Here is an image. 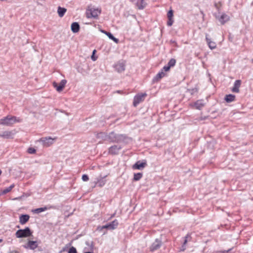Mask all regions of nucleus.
Segmentation results:
<instances>
[{"label":"nucleus","instance_id":"nucleus-1","mask_svg":"<svg viewBox=\"0 0 253 253\" xmlns=\"http://www.w3.org/2000/svg\"><path fill=\"white\" fill-rule=\"evenodd\" d=\"M100 13V8L89 6L86 11V15L87 18H96Z\"/></svg>","mask_w":253,"mask_h":253},{"label":"nucleus","instance_id":"nucleus-2","mask_svg":"<svg viewBox=\"0 0 253 253\" xmlns=\"http://www.w3.org/2000/svg\"><path fill=\"white\" fill-rule=\"evenodd\" d=\"M17 122H18V121L15 117L7 116L6 117L0 119V125L10 126Z\"/></svg>","mask_w":253,"mask_h":253},{"label":"nucleus","instance_id":"nucleus-3","mask_svg":"<svg viewBox=\"0 0 253 253\" xmlns=\"http://www.w3.org/2000/svg\"><path fill=\"white\" fill-rule=\"evenodd\" d=\"M32 232L29 227L24 229H19L15 233V236L17 238H26L32 235Z\"/></svg>","mask_w":253,"mask_h":253},{"label":"nucleus","instance_id":"nucleus-4","mask_svg":"<svg viewBox=\"0 0 253 253\" xmlns=\"http://www.w3.org/2000/svg\"><path fill=\"white\" fill-rule=\"evenodd\" d=\"M56 139V137H45L40 138L38 141L41 142L44 147H48L53 144Z\"/></svg>","mask_w":253,"mask_h":253},{"label":"nucleus","instance_id":"nucleus-5","mask_svg":"<svg viewBox=\"0 0 253 253\" xmlns=\"http://www.w3.org/2000/svg\"><path fill=\"white\" fill-rule=\"evenodd\" d=\"M118 225V222L117 220H114L111 223L106 224L105 225L102 226H98L97 230L99 231H102L103 229H107L109 230H113L117 228Z\"/></svg>","mask_w":253,"mask_h":253},{"label":"nucleus","instance_id":"nucleus-6","mask_svg":"<svg viewBox=\"0 0 253 253\" xmlns=\"http://www.w3.org/2000/svg\"><path fill=\"white\" fill-rule=\"evenodd\" d=\"M16 133L15 130L3 131L0 133V137L4 139H12Z\"/></svg>","mask_w":253,"mask_h":253},{"label":"nucleus","instance_id":"nucleus-7","mask_svg":"<svg viewBox=\"0 0 253 253\" xmlns=\"http://www.w3.org/2000/svg\"><path fill=\"white\" fill-rule=\"evenodd\" d=\"M108 141L111 142H119L124 138L123 135L117 134L115 133L114 132H112L108 135Z\"/></svg>","mask_w":253,"mask_h":253},{"label":"nucleus","instance_id":"nucleus-8","mask_svg":"<svg viewBox=\"0 0 253 253\" xmlns=\"http://www.w3.org/2000/svg\"><path fill=\"white\" fill-rule=\"evenodd\" d=\"M38 246L37 241L28 240V242L22 246L26 249L34 250L36 249Z\"/></svg>","mask_w":253,"mask_h":253},{"label":"nucleus","instance_id":"nucleus-9","mask_svg":"<svg viewBox=\"0 0 253 253\" xmlns=\"http://www.w3.org/2000/svg\"><path fill=\"white\" fill-rule=\"evenodd\" d=\"M215 17L221 24H224L225 22L229 20V16L223 13H219L218 15H215Z\"/></svg>","mask_w":253,"mask_h":253},{"label":"nucleus","instance_id":"nucleus-10","mask_svg":"<svg viewBox=\"0 0 253 253\" xmlns=\"http://www.w3.org/2000/svg\"><path fill=\"white\" fill-rule=\"evenodd\" d=\"M147 95L146 93L138 94L135 96L133 99V105L136 106L139 103L143 101Z\"/></svg>","mask_w":253,"mask_h":253},{"label":"nucleus","instance_id":"nucleus-11","mask_svg":"<svg viewBox=\"0 0 253 253\" xmlns=\"http://www.w3.org/2000/svg\"><path fill=\"white\" fill-rule=\"evenodd\" d=\"M66 83L67 81L66 80H62L59 84L56 82H53V85L58 92H61L63 90Z\"/></svg>","mask_w":253,"mask_h":253},{"label":"nucleus","instance_id":"nucleus-12","mask_svg":"<svg viewBox=\"0 0 253 253\" xmlns=\"http://www.w3.org/2000/svg\"><path fill=\"white\" fill-rule=\"evenodd\" d=\"M114 67L119 73L124 72L125 70V62L124 61H120L115 65Z\"/></svg>","mask_w":253,"mask_h":253},{"label":"nucleus","instance_id":"nucleus-13","mask_svg":"<svg viewBox=\"0 0 253 253\" xmlns=\"http://www.w3.org/2000/svg\"><path fill=\"white\" fill-rule=\"evenodd\" d=\"M162 245V242L158 239H156L155 242L152 244L150 247V250L151 251H154L160 248Z\"/></svg>","mask_w":253,"mask_h":253},{"label":"nucleus","instance_id":"nucleus-14","mask_svg":"<svg viewBox=\"0 0 253 253\" xmlns=\"http://www.w3.org/2000/svg\"><path fill=\"white\" fill-rule=\"evenodd\" d=\"M146 166V162H137L133 166V168L137 169H142Z\"/></svg>","mask_w":253,"mask_h":253},{"label":"nucleus","instance_id":"nucleus-15","mask_svg":"<svg viewBox=\"0 0 253 253\" xmlns=\"http://www.w3.org/2000/svg\"><path fill=\"white\" fill-rule=\"evenodd\" d=\"M241 84V81L240 80H236L234 84V86L232 89V91L233 92L238 93L239 92V88Z\"/></svg>","mask_w":253,"mask_h":253},{"label":"nucleus","instance_id":"nucleus-16","mask_svg":"<svg viewBox=\"0 0 253 253\" xmlns=\"http://www.w3.org/2000/svg\"><path fill=\"white\" fill-rule=\"evenodd\" d=\"M106 177L104 176V177L99 176L97 178V181L96 182V184H98V186L101 187H103L106 183V180L105 178Z\"/></svg>","mask_w":253,"mask_h":253},{"label":"nucleus","instance_id":"nucleus-17","mask_svg":"<svg viewBox=\"0 0 253 253\" xmlns=\"http://www.w3.org/2000/svg\"><path fill=\"white\" fill-rule=\"evenodd\" d=\"M121 149V147L118 145H114L109 148V152L112 154H116Z\"/></svg>","mask_w":253,"mask_h":253},{"label":"nucleus","instance_id":"nucleus-18","mask_svg":"<svg viewBox=\"0 0 253 253\" xmlns=\"http://www.w3.org/2000/svg\"><path fill=\"white\" fill-rule=\"evenodd\" d=\"M29 218L30 216L28 214H22L19 217V222L22 225L25 224Z\"/></svg>","mask_w":253,"mask_h":253},{"label":"nucleus","instance_id":"nucleus-19","mask_svg":"<svg viewBox=\"0 0 253 253\" xmlns=\"http://www.w3.org/2000/svg\"><path fill=\"white\" fill-rule=\"evenodd\" d=\"M80 29V25L77 22H74L71 25V30L74 33H77L79 32Z\"/></svg>","mask_w":253,"mask_h":253},{"label":"nucleus","instance_id":"nucleus-20","mask_svg":"<svg viewBox=\"0 0 253 253\" xmlns=\"http://www.w3.org/2000/svg\"><path fill=\"white\" fill-rule=\"evenodd\" d=\"M206 41H207V42L208 44V45L209 46V47L211 49H214L215 47H216V43L215 42H212L211 40V39H210L208 36H206Z\"/></svg>","mask_w":253,"mask_h":253},{"label":"nucleus","instance_id":"nucleus-21","mask_svg":"<svg viewBox=\"0 0 253 253\" xmlns=\"http://www.w3.org/2000/svg\"><path fill=\"white\" fill-rule=\"evenodd\" d=\"M67 9L65 8L58 6L57 9V13L60 17H62L66 12Z\"/></svg>","mask_w":253,"mask_h":253},{"label":"nucleus","instance_id":"nucleus-22","mask_svg":"<svg viewBox=\"0 0 253 253\" xmlns=\"http://www.w3.org/2000/svg\"><path fill=\"white\" fill-rule=\"evenodd\" d=\"M136 5L138 9H143L146 5V3L144 0H140L137 1Z\"/></svg>","mask_w":253,"mask_h":253},{"label":"nucleus","instance_id":"nucleus-23","mask_svg":"<svg viewBox=\"0 0 253 253\" xmlns=\"http://www.w3.org/2000/svg\"><path fill=\"white\" fill-rule=\"evenodd\" d=\"M235 96L233 94H228L225 97V100L227 102H231L235 100Z\"/></svg>","mask_w":253,"mask_h":253},{"label":"nucleus","instance_id":"nucleus-24","mask_svg":"<svg viewBox=\"0 0 253 253\" xmlns=\"http://www.w3.org/2000/svg\"><path fill=\"white\" fill-rule=\"evenodd\" d=\"M108 135H107L106 133L104 132H100L97 134V137L99 138H101L104 140H107L108 141Z\"/></svg>","mask_w":253,"mask_h":253},{"label":"nucleus","instance_id":"nucleus-25","mask_svg":"<svg viewBox=\"0 0 253 253\" xmlns=\"http://www.w3.org/2000/svg\"><path fill=\"white\" fill-rule=\"evenodd\" d=\"M194 105L196 109H201L204 106V103L202 100H198L195 103Z\"/></svg>","mask_w":253,"mask_h":253},{"label":"nucleus","instance_id":"nucleus-26","mask_svg":"<svg viewBox=\"0 0 253 253\" xmlns=\"http://www.w3.org/2000/svg\"><path fill=\"white\" fill-rule=\"evenodd\" d=\"M14 185L13 184L10 185L9 187L5 188V189L1 190L0 191V196L2 194H5L9 192H10L11 189L14 187Z\"/></svg>","mask_w":253,"mask_h":253},{"label":"nucleus","instance_id":"nucleus-27","mask_svg":"<svg viewBox=\"0 0 253 253\" xmlns=\"http://www.w3.org/2000/svg\"><path fill=\"white\" fill-rule=\"evenodd\" d=\"M47 209L48 208L46 207H43V208H38V209H36L33 210V212L34 213H41L42 211H44L47 210Z\"/></svg>","mask_w":253,"mask_h":253},{"label":"nucleus","instance_id":"nucleus-28","mask_svg":"<svg viewBox=\"0 0 253 253\" xmlns=\"http://www.w3.org/2000/svg\"><path fill=\"white\" fill-rule=\"evenodd\" d=\"M105 35H107L110 39L112 40L116 43H118L119 40L115 38L111 33L108 32V33H105Z\"/></svg>","mask_w":253,"mask_h":253},{"label":"nucleus","instance_id":"nucleus-29","mask_svg":"<svg viewBox=\"0 0 253 253\" xmlns=\"http://www.w3.org/2000/svg\"><path fill=\"white\" fill-rule=\"evenodd\" d=\"M166 75L165 73L162 70L161 72H160L159 73H158L156 76V80H160L163 77H165Z\"/></svg>","mask_w":253,"mask_h":253},{"label":"nucleus","instance_id":"nucleus-30","mask_svg":"<svg viewBox=\"0 0 253 253\" xmlns=\"http://www.w3.org/2000/svg\"><path fill=\"white\" fill-rule=\"evenodd\" d=\"M142 176L141 173H137L134 174L133 180L135 181L139 180Z\"/></svg>","mask_w":253,"mask_h":253},{"label":"nucleus","instance_id":"nucleus-31","mask_svg":"<svg viewBox=\"0 0 253 253\" xmlns=\"http://www.w3.org/2000/svg\"><path fill=\"white\" fill-rule=\"evenodd\" d=\"M175 60L174 59L172 58L169 61L168 65H169L170 67H171L175 65Z\"/></svg>","mask_w":253,"mask_h":253},{"label":"nucleus","instance_id":"nucleus-32","mask_svg":"<svg viewBox=\"0 0 253 253\" xmlns=\"http://www.w3.org/2000/svg\"><path fill=\"white\" fill-rule=\"evenodd\" d=\"M189 236H188V235H187L185 237V240H184V242L183 243V246L182 247V249H181L182 251H184L185 249V245L186 244L187 241H188V238Z\"/></svg>","mask_w":253,"mask_h":253},{"label":"nucleus","instance_id":"nucleus-33","mask_svg":"<svg viewBox=\"0 0 253 253\" xmlns=\"http://www.w3.org/2000/svg\"><path fill=\"white\" fill-rule=\"evenodd\" d=\"M27 152L29 154H35L36 152V150L35 148L33 147H30L28 149Z\"/></svg>","mask_w":253,"mask_h":253},{"label":"nucleus","instance_id":"nucleus-34","mask_svg":"<svg viewBox=\"0 0 253 253\" xmlns=\"http://www.w3.org/2000/svg\"><path fill=\"white\" fill-rule=\"evenodd\" d=\"M68 253H77V251L75 248L72 247L69 249Z\"/></svg>","mask_w":253,"mask_h":253},{"label":"nucleus","instance_id":"nucleus-35","mask_svg":"<svg viewBox=\"0 0 253 253\" xmlns=\"http://www.w3.org/2000/svg\"><path fill=\"white\" fill-rule=\"evenodd\" d=\"M168 18H172L173 17V11L172 10H170L168 12Z\"/></svg>","mask_w":253,"mask_h":253},{"label":"nucleus","instance_id":"nucleus-36","mask_svg":"<svg viewBox=\"0 0 253 253\" xmlns=\"http://www.w3.org/2000/svg\"><path fill=\"white\" fill-rule=\"evenodd\" d=\"M173 23V20L172 18H168V21L167 22V25L169 26H171Z\"/></svg>","mask_w":253,"mask_h":253},{"label":"nucleus","instance_id":"nucleus-37","mask_svg":"<svg viewBox=\"0 0 253 253\" xmlns=\"http://www.w3.org/2000/svg\"><path fill=\"white\" fill-rule=\"evenodd\" d=\"M82 179L84 181H87L89 179L88 176L86 174L83 175Z\"/></svg>","mask_w":253,"mask_h":253},{"label":"nucleus","instance_id":"nucleus-38","mask_svg":"<svg viewBox=\"0 0 253 253\" xmlns=\"http://www.w3.org/2000/svg\"><path fill=\"white\" fill-rule=\"evenodd\" d=\"M170 68V67L169 65H167L165 66L162 70H163L164 72V71L167 72V71H169Z\"/></svg>","mask_w":253,"mask_h":253},{"label":"nucleus","instance_id":"nucleus-39","mask_svg":"<svg viewBox=\"0 0 253 253\" xmlns=\"http://www.w3.org/2000/svg\"><path fill=\"white\" fill-rule=\"evenodd\" d=\"M95 52H96V50H94L93 51L92 55V56H91V59H92L93 61H95V60H96V59H97V58H96V57H95L94 56V54H95Z\"/></svg>","mask_w":253,"mask_h":253},{"label":"nucleus","instance_id":"nucleus-40","mask_svg":"<svg viewBox=\"0 0 253 253\" xmlns=\"http://www.w3.org/2000/svg\"><path fill=\"white\" fill-rule=\"evenodd\" d=\"M101 32L102 33H103L105 34V33H108V32H106V31H104V30H101Z\"/></svg>","mask_w":253,"mask_h":253},{"label":"nucleus","instance_id":"nucleus-41","mask_svg":"<svg viewBox=\"0 0 253 253\" xmlns=\"http://www.w3.org/2000/svg\"><path fill=\"white\" fill-rule=\"evenodd\" d=\"M91 253V252H85V253Z\"/></svg>","mask_w":253,"mask_h":253},{"label":"nucleus","instance_id":"nucleus-42","mask_svg":"<svg viewBox=\"0 0 253 253\" xmlns=\"http://www.w3.org/2000/svg\"><path fill=\"white\" fill-rule=\"evenodd\" d=\"M230 250H227L226 252H229L230 251Z\"/></svg>","mask_w":253,"mask_h":253},{"label":"nucleus","instance_id":"nucleus-43","mask_svg":"<svg viewBox=\"0 0 253 253\" xmlns=\"http://www.w3.org/2000/svg\"><path fill=\"white\" fill-rule=\"evenodd\" d=\"M1 241H2V240H1V239H0V242H1Z\"/></svg>","mask_w":253,"mask_h":253},{"label":"nucleus","instance_id":"nucleus-44","mask_svg":"<svg viewBox=\"0 0 253 253\" xmlns=\"http://www.w3.org/2000/svg\"><path fill=\"white\" fill-rule=\"evenodd\" d=\"M14 253H18V252H15Z\"/></svg>","mask_w":253,"mask_h":253}]
</instances>
